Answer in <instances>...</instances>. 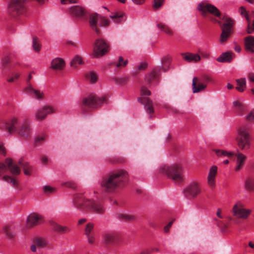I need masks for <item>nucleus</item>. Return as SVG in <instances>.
I'll use <instances>...</instances> for the list:
<instances>
[{
	"instance_id": "0eeeda50",
	"label": "nucleus",
	"mask_w": 254,
	"mask_h": 254,
	"mask_svg": "<svg viewBox=\"0 0 254 254\" xmlns=\"http://www.w3.org/2000/svg\"><path fill=\"white\" fill-rule=\"evenodd\" d=\"M106 102L107 99L105 97H99L95 95H90L83 99L82 105L84 107L98 108Z\"/></svg>"
},
{
	"instance_id": "4468645a",
	"label": "nucleus",
	"mask_w": 254,
	"mask_h": 254,
	"mask_svg": "<svg viewBox=\"0 0 254 254\" xmlns=\"http://www.w3.org/2000/svg\"><path fill=\"white\" fill-rule=\"evenodd\" d=\"M200 193V188L199 184L195 182L190 183L184 190V193L186 197L193 198Z\"/></svg>"
},
{
	"instance_id": "b1692460",
	"label": "nucleus",
	"mask_w": 254,
	"mask_h": 254,
	"mask_svg": "<svg viewBox=\"0 0 254 254\" xmlns=\"http://www.w3.org/2000/svg\"><path fill=\"white\" fill-rule=\"evenodd\" d=\"M245 190L248 192H254V176H250L247 177L244 181Z\"/></svg>"
},
{
	"instance_id": "0e129e2a",
	"label": "nucleus",
	"mask_w": 254,
	"mask_h": 254,
	"mask_svg": "<svg viewBox=\"0 0 254 254\" xmlns=\"http://www.w3.org/2000/svg\"><path fill=\"white\" fill-rule=\"evenodd\" d=\"M173 223V221H171L167 225H166V226L164 227V232H166V233H168L169 231V229L170 228V227H171L172 224Z\"/></svg>"
},
{
	"instance_id": "4c0bfd02",
	"label": "nucleus",
	"mask_w": 254,
	"mask_h": 254,
	"mask_svg": "<svg viewBox=\"0 0 254 254\" xmlns=\"http://www.w3.org/2000/svg\"><path fill=\"white\" fill-rule=\"evenodd\" d=\"M81 64H82V58L78 56H76L71 60L70 66L73 68H76L78 65Z\"/></svg>"
},
{
	"instance_id": "69168bd1",
	"label": "nucleus",
	"mask_w": 254,
	"mask_h": 254,
	"mask_svg": "<svg viewBox=\"0 0 254 254\" xmlns=\"http://www.w3.org/2000/svg\"><path fill=\"white\" fill-rule=\"evenodd\" d=\"M147 66V64L145 63H142L138 65L137 68L138 70H144Z\"/></svg>"
},
{
	"instance_id": "cd10ccee",
	"label": "nucleus",
	"mask_w": 254,
	"mask_h": 254,
	"mask_svg": "<svg viewBox=\"0 0 254 254\" xmlns=\"http://www.w3.org/2000/svg\"><path fill=\"white\" fill-rule=\"evenodd\" d=\"M18 164L23 168L25 175L30 176L32 172V167L29 166L28 162H25L23 158H21Z\"/></svg>"
},
{
	"instance_id": "5fc2aeb1",
	"label": "nucleus",
	"mask_w": 254,
	"mask_h": 254,
	"mask_svg": "<svg viewBox=\"0 0 254 254\" xmlns=\"http://www.w3.org/2000/svg\"><path fill=\"white\" fill-rule=\"evenodd\" d=\"M164 0H154L153 7L155 9H158L161 7L163 3Z\"/></svg>"
},
{
	"instance_id": "680f3d73",
	"label": "nucleus",
	"mask_w": 254,
	"mask_h": 254,
	"mask_svg": "<svg viewBox=\"0 0 254 254\" xmlns=\"http://www.w3.org/2000/svg\"><path fill=\"white\" fill-rule=\"evenodd\" d=\"M247 120L254 121V110L251 111L246 117Z\"/></svg>"
},
{
	"instance_id": "864d4df0",
	"label": "nucleus",
	"mask_w": 254,
	"mask_h": 254,
	"mask_svg": "<svg viewBox=\"0 0 254 254\" xmlns=\"http://www.w3.org/2000/svg\"><path fill=\"white\" fill-rule=\"evenodd\" d=\"M63 185L72 189H75L77 187L76 183L73 182H65L63 184Z\"/></svg>"
},
{
	"instance_id": "49530a36",
	"label": "nucleus",
	"mask_w": 254,
	"mask_h": 254,
	"mask_svg": "<svg viewBox=\"0 0 254 254\" xmlns=\"http://www.w3.org/2000/svg\"><path fill=\"white\" fill-rule=\"evenodd\" d=\"M94 228V224L92 223H88L85 229V234L86 236L92 234V232Z\"/></svg>"
},
{
	"instance_id": "423d86ee",
	"label": "nucleus",
	"mask_w": 254,
	"mask_h": 254,
	"mask_svg": "<svg viewBox=\"0 0 254 254\" xmlns=\"http://www.w3.org/2000/svg\"><path fill=\"white\" fill-rule=\"evenodd\" d=\"M89 23L91 28L95 31L98 36L100 35L101 31L97 27V25H98L100 27H107L109 26L110 24V22L108 19L96 13L90 15Z\"/></svg>"
},
{
	"instance_id": "58836bf2",
	"label": "nucleus",
	"mask_w": 254,
	"mask_h": 254,
	"mask_svg": "<svg viewBox=\"0 0 254 254\" xmlns=\"http://www.w3.org/2000/svg\"><path fill=\"white\" fill-rule=\"evenodd\" d=\"M118 217L119 219L126 221H132L135 218V216L133 215L124 213L119 214Z\"/></svg>"
},
{
	"instance_id": "338daca9",
	"label": "nucleus",
	"mask_w": 254,
	"mask_h": 254,
	"mask_svg": "<svg viewBox=\"0 0 254 254\" xmlns=\"http://www.w3.org/2000/svg\"><path fill=\"white\" fill-rule=\"evenodd\" d=\"M87 237L88 238V241L89 243L92 244L94 243L95 238L93 236L92 234L89 235L88 236H87Z\"/></svg>"
},
{
	"instance_id": "ddd939ff",
	"label": "nucleus",
	"mask_w": 254,
	"mask_h": 254,
	"mask_svg": "<svg viewBox=\"0 0 254 254\" xmlns=\"http://www.w3.org/2000/svg\"><path fill=\"white\" fill-rule=\"evenodd\" d=\"M15 134L24 139L31 136L32 129L30 123L26 121L22 122Z\"/></svg>"
},
{
	"instance_id": "603ef678",
	"label": "nucleus",
	"mask_w": 254,
	"mask_h": 254,
	"mask_svg": "<svg viewBox=\"0 0 254 254\" xmlns=\"http://www.w3.org/2000/svg\"><path fill=\"white\" fill-rule=\"evenodd\" d=\"M140 93L142 96H149L151 92L145 86H142L140 89Z\"/></svg>"
},
{
	"instance_id": "bb28decb",
	"label": "nucleus",
	"mask_w": 254,
	"mask_h": 254,
	"mask_svg": "<svg viewBox=\"0 0 254 254\" xmlns=\"http://www.w3.org/2000/svg\"><path fill=\"white\" fill-rule=\"evenodd\" d=\"M237 156V166L235 169V171L237 172L240 170L244 165L246 159V156L242 153H239L236 154Z\"/></svg>"
},
{
	"instance_id": "de8ad7c7",
	"label": "nucleus",
	"mask_w": 254,
	"mask_h": 254,
	"mask_svg": "<svg viewBox=\"0 0 254 254\" xmlns=\"http://www.w3.org/2000/svg\"><path fill=\"white\" fill-rule=\"evenodd\" d=\"M108 161L111 163H123L125 159L123 157H116L113 159H109Z\"/></svg>"
},
{
	"instance_id": "a18cd8bd",
	"label": "nucleus",
	"mask_w": 254,
	"mask_h": 254,
	"mask_svg": "<svg viewBox=\"0 0 254 254\" xmlns=\"http://www.w3.org/2000/svg\"><path fill=\"white\" fill-rule=\"evenodd\" d=\"M3 230L5 234L9 238L11 239L13 238V235L10 226H5L3 227Z\"/></svg>"
},
{
	"instance_id": "393cba45",
	"label": "nucleus",
	"mask_w": 254,
	"mask_h": 254,
	"mask_svg": "<svg viewBox=\"0 0 254 254\" xmlns=\"http://www.w3.org/2000/svg\"><path fill=\"white\" fill-rule=\"evenodd\" d=\"M246 50L248 52L254 53V37L249 36L245 39Z\"/></svg>"
},
{
	"instance_id": "774afa93",
	"label": "nucleus",
	"mask_w": 254,
	"mask_h": 254,
	"mask_svg": "<svg viewBox=\"0 0 254 254\" xmlns=\"http://www.w3.org/2000/svg\"><path fill=\"white\" fill-rule=\"evenodd\" d=\"M248 77L249 79L253 82H254V73H250L248 75Z\"/></svg>"
},
{
	"instance_id": "c756f323",
	"label": "nucleus",
	"mask_w": 254,
	"mask_h": 254,
	"mask_svg": "<svg viewBox=\"0 0 254 254\" xmlns=\"http://www.w3.org/2000/svg\"><path fill=\"white\" fill-rule=\"evenodd\" d=\"M127 63V60H125L123 57L120 56L118 61L112 62L110 65L117 68H122L125 67Z\"/></svg>"
},
{
	"instance_id": "4d7b16f0",
	"label": "nucleus",
	"mask_w": 254,
	"mask_h": 254,
	"mask_svg": "<svg viewBox=\"0 0 254 254\" xmlns=\"http://www.w3.org/2000/svg\"><path fill=\"white\" fill-rule=\"evenodd\" d=\"M45 139V136H39L35 138V141L36 144L41 143Z\"/></svg>"
},
{
	"instance_id": "bf43d9fd",
	"label": "nucleus",
	"mask_w": 254,
	"mask_h": 254,
	"mask_svg": "<svg viewBox=\"0 0 254 254\" xmlns=\"http://www.w3.org/2000/svg\"><path fill=\"white\" fill-rule=\"evenodd\" d=\"M89 77L90 79V81L92 83H94L97 81V76L94 72H91L90 73Z\"/></svg>"
},
{
	"instance_id": "9d476101",
	"label": "nucleus",
	"mask_w": 254,
	"mask_h": 254,
	"mask_svg": "<svg viewBox=\"0 0 254 254\" xmlns=\"http://www.w3.org/2000/svg\"><path fill=\"white\" fill-rule=\"evenodd\" d=\"M109 47L106 41L102 39H97L94 46V56L99 58L103 56L109 51Z\"/></svg>"
},
{
	"instance_id": "6ab92c4d",
	"label": "nucleus",
	"mask_w": 254,
	"mask_h": 254,
	"mask_svg": "<svg viewBox=\"0 0 254 254\" xmlns=\"http://www.w3.org/2000/svg\"><path fill=\"white\" fill-rule=\"evenodd\" d=\"M65 65L64 61L61 58H56L51 62L50 68L55 70H62Z\"/></svg>"
},
{
	"instance_id": "e2e57ef3",
	"label": "nucleus",
	"mask_w": 254,
	"mask_h": 254,
	"mask_svg": "<svg viewBox=\"0 0 254 254\" xmlns=\"http://www.w3.org/2000/svg\"><path fill=\"white\" fill-rule=\"evenodd\" d=\"M8 169L7 166L6 164L0 163V173L5 172Z\"/></svg>"
},
{
	"instance_id": "052dcab7",
	"label": "nucleus",
	"mask_w": 254,
	"mask_h": 254,
	"mask_svg": "<svg viewBox=\"0 0 254 254\" xmlns=\"http://www.w3.org/2000/svg\"><path fill=\"white\" fill-rule=\"evenodd\" d=\"M78 2L77 0H61V3L66 4L68 3H75Z\"/></svg>"
},
{
	"instance_id": "412c9836",
	"label": "nucleus",
	"mask_w": 254,
	"mask_h": 254,
	"mask_svg": "<svg viewBox=\"0 0 254 254\" xmlns=\"http://www.w3.org/2000/svg\"><path fill=\"white\" fill-rule=\"evenodd\" d=\"M25 91L29 94H31L33 97L37 99H42L44 98V95L43 92L39 90L34 89L31 84H29L25 87Z\"/></svg>"
},
{
	"instance_id": "7c9ffc66",
	"label": "nucleus",
	"mask_w": 254,
	"mask_h": 254,
	"mask_svg": "<svg viewBox=\"0 0 254 254\" xmlns=\"http://www.w3.org/2000/svg\"><path fill=\"white\" fill-rule=\"evenodd\" d=\"M183 58L185 61L188 62H197L200 60V57L198 54H193L192 53L184 54Z\"/></svg>"
},
{
	"instance_id": "39448f33",
	"label": "nucleus",
	"mask_w": 254,
	"mask_h": 254,
	"mask_svg": "<svg viewBox=\"0 0 254 254\" xmlns=\"http://www.w3.org/2000/svg\"><path fill=\"white\" fill-rule=\"evenodd\" d=\"M236 140L240 150L246 151L251 148L250 136L248 129L247 128L243 127L239 129Z\"/></svg>"
},
{
	"instance_id": "6e6552de",
	"label": "nucleus",
	"mask_w": 254,
	"mask_h": 254,
	"mask_svg": "<svg viewBox=\"0 0 254 254\" xmlns=\"http://www.w3.org/2000/svg\"><path fill=\"white\" fill-rule=\"evenodd\" d=\"M252 210L244 207L243 204L241 202H237L233 207L232 213L234 216L244 220L247 219Z\"/></svg>"
},
{
	"instance_id": "c85d7f7f",
	"label": "nucleus",
	"mask_w": 254,
	"mask_h": 254,
	"mask_svg": "<svg viewBox=\"0 0 254 254\" xmlns=\"http://www.w3.org/2000/svg\"><path fill=\"white\" fill-rule=\"evenodd\" d=\"M232 53L226 52L221 55L217 59V61L220 63H230L232 60Z\"/></svg>"
},
{
	"instance_id": "f03ea898",
	"label": "nucleus",
	"mask_w": 254,
	"mask_h": 254,
	"mask_svg": "<svg viewBox=\"0 0 254 254\" xmlns=\"http://www.w3.org/2000/svg\"><path fill=\"white\" fill-rule=\"evenodd\" d=\"M159 172L176 184H180L184 181V168L181 163L162 165L159 168Z\"/></svg>"
},
{
	"instance_id": "6e6d98bb",
	"label": "nucleus",
	"mask_w": 254,
	"mask_h": 254,
	"mask_svg": "<svg viewBox=\"0 0 254 254\" xmlns=\"http://www.w3.org/2000/svg\"><path fill=\"white\" fill-rule=\"evenodd\" d=\"M20 76V74L18 73L14 72L12 73L11 77H9L7 79V81L9 82H12L14 81V80L17 79Z\"/></svg>"
},
{
	"instance_id": "2eb2a0df",
	"label": "nucleus",
	"mask_w": 254,
	"mask_h": 254,
	"mask_svg": "<svg viewBox=\"0 0 254 254\" xmlns=\"http://www.w3.org/2000/svg\"><path fill=\"white\" fill-rule=\"evenodd\" d=\"M56 112L57 110L54 107L45 106L36 111L35 118L38 121H41L45 119L48 115L56 113Z\"/></svg>"
},
{
	"instance_id": "2f4dec72",
	"label": "nucleus",
	"mask_w": 254,
	"mask_h": 254,
	"mask_svg": "<svg viewBox=\"0 0 254 254\" xmlns=\"http://www.w3.org/2000/svg\"><path fill=\"white\" fill-rule=\"evenodd\" d=\"M54 230L60 234H64L70 231V229L66 226H63L58 224H55L53 225Z\"/></svg>"
},
{
	"instance_id": "f257e3e1",
	"label": "nucleus",
	"mask_w": 254,
	"mask_h": 254,
	"mask_svg": "<svg viewBox=\"0 0 254 254\" xmlns=\"http://www.w3.org/2000/svg\"><path fill=\"white\" fill-rule=\"evenodd\" d=\"M128 176L127 172L124 170L110 172L102 177L100 186L106 192H114L124 185L127 180Z\"/></svg>"
},
{
	"instance_id": "a19ab883",
	"label": "nucleus",
	"mask_w": 254,
	"mask_h": 254,
	"mask_svg": "<svg viewBox=\"0 0 254 254\" xmlns=\"http://www.w3.org/2000/svg\"><path fill=\"white\" fill-rule=\"evenodd\" d=\"M116 236L114 234L107 233L104 235V241L107 243H112L115 242Z\"/></svg>"
},
{
	"instance_id": "1a4fd4ad",
	"label": "nucleus",
	"mask_w": 254,
	"mask_h": 254,
	"mask_svg": "<svg viewBox=\"0 0 254 254\" xmlns=\"http://www.w3.org/2000/svg\"><path fill=\"white\" fill-rule=\"evenodd\" d=\"M22 123L17 117H12L5 122L3 129L9 134H16Z\"/></svg>"
},
{
	"instance_id": "20e7f679",
	"label": "nucleus",
	"mask_w": 254,
	"mask_h": 254,
	"mask_svg": "<svg viewBox=\"0 0 254 254\" xmlns=\"http://www.w3.org/2000/svg\"><path fill=\"white\" fill-rule=\"evenodd\" d=\"M27 1V0H10L7 7L8 13L13 17L24 14L27 11L25 3Z\"/></svg>"
},
{
	"instance_id": "c9c22d12",
	"label": "nucleus",
	"mask_w": 254,
	"mask_h": 254,
	"mask_svg": "<svg viewBox=\"0 0 254 254\" xmlns=\"http://www.w3.org/2000/svg\"><path fill=\"white\" fill-rule=\"evenodd\" d=\"M213 151L216 153L218 157L227 156L228 157H231L233 155V153L232 152H228L224 150L214 149Z\"/></svg>"
},
{
	"instance_id": "ea45409f",
	"label": "nucleus",
	"mask_w": 254,
	"mask_h": 254,
	"mask_svg": "<svg viewBox=\"0 0 254 254\" xmlns=\"http://www.w3.org/2000/svg\"><path fill=\"white\" fill-rule=\"evenodd\" d=\"M33 48L36 52H39L41 50V45L40 44L39 40L36 37H33Z\"/></svg>"
},
{
	"instance_id": "473e14b6",
	"label": "nucleus",
	"mask_w": 254,
	"mask_h": 254,
	"mask_svg": "<svg viewBox=\"0 0 254 254\" xmlns=\"http://www.w3.org/2000/svg\"><path fill=\"white\" fill-rule=\"evenodd\" d=\"M236 89L239 92H243L246 88V81L245 78H240L236 80Z\"/></svg>"
},
{
	"instance_id": "4be33fe9",
	"label": "nucleus",
	"mask_w": 254,
	"mask_h": 254,
	"mask_svg": "<svg viewBox=\"0 0 254 254\" xmlns=\"http://www.w3.org/2000/svg\"><path fill=\"white\" fill-rule=\"evenodd\" d=\"M138 101L139 102L144 105L145 108L147 113L151 114L154 113L152 102L149 98L141 97L138 98Z\"/></svg>"
},
{
	"instance_id": "dca6fc26",
	"label": "nucleus",
	"mask_w": 254,
	"mask_h": 254,
	"mask_svg": "<svg viewBox=\"0 0 254 254\" xmlns=\"http://www.w3.org/2000/svg\"><path fill=\"white\" fill-rule=\"evenodd\" d=\"M161 70V67L153 68L150 73L145 75V81L149 84H151L154 80L158 82L159 80L158 79V77L160 74Z\"/></svg>"
},
{
	"instance_id": "aec40b11",
	"label": "nucleus",
	"mask_w": 254,
	"mask_h": 254,
	"mask_svg": "<svg viewBox=\"0 0 254 254\" xmlns=\"http://www.w3.org/2000/svg\"><path fill=\"white\" fill-rule=\"evenodd\" d=\"M69 13L76 17H81L85 15L86 13V9L79 6H71L69 10Z\"/></svg>"
},
{
	"instance_id": "8fccbe9b",
	"label": "nucleus",
	"mask_w": 254,
	"mask_h": 254,
	"mask_svg": "<svg viewBox=\"0 0 254 254\" xmlns=\"http://www.w3.org/2000/svg\"><path fill=\"white\" fill-rule=\"evenodd\" d=\"M200 79L203 83L205 84L210 82L212 81V77L206 74L203 75Z\"/></svg>"
},
{
	"instance_id": "3c124183",
	"label": "nucleus",
	"mask_w": 254,
	"mask_h": 254,
	"mask_svg": "<svg viewBox=\"0 0 254 254\" xmlns=\"http://www.w3.org/2000/svg\"><path fill=\"white\" fill-rule=\"evenodd\" d=\"M115 80L116 83L124 85L127 83L128 78L127 77H124L119 78H116Z\"/></svg>"
},
{
	"instance_id": "72a5a7b5",
	"label": "nucleus",
	"mask_w": 254,
	"mask_h": 254,
	"mask_svg": "<svg viewBox=\"0 0 254 254\" xmlns=\"http://www.w3.org/2000/svg\"><path fill=\"white\" fill-rule=\"evenodd\" d=\"M124 13L121 11H118L114 14L111 15L110 17L113 19L116 23H120L124 20L123 16Z\"/></svg>"
},
{
	"instance_id": "e433bc0d",
	"label": "nucleus",
	"mask_w": 254,
	"mask_h": 254,
	"mask_svg": "<svg viewBox=\"0 0 254 254\" xmlns=\"http://www.w3.org/2000/svg\"><path fill=\"white\" fill-rule=\"evenodd\" d=\"M247 32L248 34H252L254 32V19H251L250 17H247Z\"/></svg>"
},
{
	"instance_id": "c03bdc74",
	"label": "nucleus",
	"mask_w": 254,
	"mask_h": 254,
	"mask_svg": "<svg viewBox=\"0 0 254 254\" xmlns=\"http://www.w3.org/2000/svg\"><path fill=\"white\" fill-rule=\"evenodd\" d=\"M35 244L39 247H45L47 245V242L46 240L41 238H37L35 240Z\"/></svg>"
},
{
	"instance_id": "f3484780",
	"label": "nucleus",
	"mask_w": 254,
	"mask_h": 254,
	"mask_svg": "<svg viewBox=\"0 0 254 254\" xmlns=\"http://www.w3.org/2000/svg\"><path fill=\"white\" fill-rule=\"evenodd\" d=\"M192 86L193 92L198 93L204 90L207 85L203 83L199 78L195 77L192 80Z\"/></svg>"
},
{
	"instance_id": "13d9d810",
	"label": "nucleus",
	"mask_w": 254,
	"mask_h": 254,
	"mask_svg": "<svg viewBox=\"0 0 254 254\" xmlns=\"http://www.w3.org/2000/svg\"><path fill=\"white\" fill-rule=\"evenodd\" d=\"M239 9L240 13L242 15H244L246 19L247 17H249L246 9L243 6H241Z\"/></svg>"
},
{
	"instance_id": "79ce46f5",
	"label": "nucleus",
	"mask_w": 254,
	"mask_h": 254,
	"mask_svg": "<svg viewBox=\"0 0 254 254\" xmlns=\"http://www.w3.org/2000/svg\"><path fill=\"white\" fill-rule=\"evenodd\" d=\"M11 62V57L10 56H5L1 59V66L3 69L7 67Z\"/></svg>"
},
{
	"instance_id": "37998d69",
	"label": "nucleus",
	"mask_w": 254,
	"mask_h": 254,
	"mask_svg": "<svg viewBox=\"0 0 254 254\" xmlns=\"http://www.w3.org/2000/svg\"><path fill=\"white\" fill-rule=\"evenodd\" d=\"M235 108L239 112H243L246 110V108L239 101H235L233 103Z\"/></svg>"
},
{
	"instance_id": "f704fd0d",
	"label": "nucleus",
	"mask_w": 254,
	"mask_h": 254,
	"mask_svg": "<svg viewBox=\"0 0 254 254\" xmlns=\"http://www.w3.org/2000/svg\"><path fill=\"white\" fill-rule=\"evenodd\" d=\"M157 26L160 30L163 31L164 33L168 34V35L172 36L173 35V32L172 29L167 25L163 23H160L157 24Z\"/></svg>"
},
{
	"instance_id": "5701e85b",
	"label": "nucleus",
	"mask_w": 254,
	"mask_h": 254,
	"mask_svg": "<svg viewBox=\"0 0 254 254\" xmlns=\"http://www.w3.org/2000/svg\"><path fill=\"white\" fill-rule=\"evenodd\" d=\"M5 163L7 165L8 169L11 174L15 175L20 174L21 171L19 167L16 164H13L12 160L11 159H6L5 160Z\"/></svg>"
},
{
	"instance_id": "a211bd4d",
	"label": "nucleus",
	"mask_w": 254,
	"mask_h": 254,
	"mask_svg": "<svg viewBox=\"0 0 254 254\" xmlns=\"http://www.w3.org/2000/svg\"><path fill=\"white\" fill-rule=\"evenodd\" d=\"M217 172V167L216 166H212L208 173L207 183L211 188H214L215 185V177Z\"/></svg>"
},
{
	"instance_id": "a878e982",
	"label": "nucleus",
	"mask_w": 254,
	"mask_h": 254,
	"mask_svg": "<svg viewBox=\"0 0 254 254\" xmlns=\"http://www.w3.org/2000/svg\"><path fill=\"white\" fill-rule=\"evenodd\" d=\"M41 217L35 213L31 214L27 218V225L28 227H31L39 223Z\"/></svg>"
},
{
	"instance_id": "7ed1b4c3",
	"label": "nucleus",
	"mask_w": 254,
	"mask_h": 254,
	"mask_svg": "<svg viewBox=\"0 0 254 254\" xmlns=\"http://www.w3.org/2000/svg\"><path fill=\"white\" fill-rule=\"evenodd\" d=\"M73 202L75 207L80 209L98 214H103L105 211V208L101 203L85 198L84 195L81 194L74 196Z\"/></svg>"
},
{
	"instance_id": "f8f14e48",
	"label": "nucleus",
	"mask_w": 254,
	"mask_h": 254,
	"mask_svg": "<svg viewBox=\"0 0 254 254\" xmlns=\"http://www.w3.org/2000/svg\"><path fill=\"white\" fill-rule=\"evenodd\" d=\"M197 9L201 11L203 16H205L208 12L217 17L220 16V12L219 9L211 4H204L203 3H200L197 6Z\"/></svg>"
},
{
	"instance_id": "9b49d317",
	"label": "nucleus",
	"mask_w": 254,
	"mask_h": 254,
	"mask_svg": "<svg viewBox=\"0 0 254 254\" xmlns=\"http://www.w3.org/2000/svg\"><path fill=\"white\" fill-rule=\"evenodd\" d=\"M233 21L231 18H227L222 28V33L220 35V42H225L232 32Z\"/></svg>"
},
{
	"instance_id": "09e8293b",
	"label": "nucleus",
	"mask_w": 254,
	"mask_h": 254,
	"mask_svg": "<svg viewBox=\"0 0 254 254\" xmlns=\"http://www.w3.org/2000/svg\"><path fill=\"white\" fill-rule=\"evenodd\" d=\"M2 180L6 181V182H10L13 186H17V181L9 176H4L2 177Z\"/></svg>"
}]
</instances>
